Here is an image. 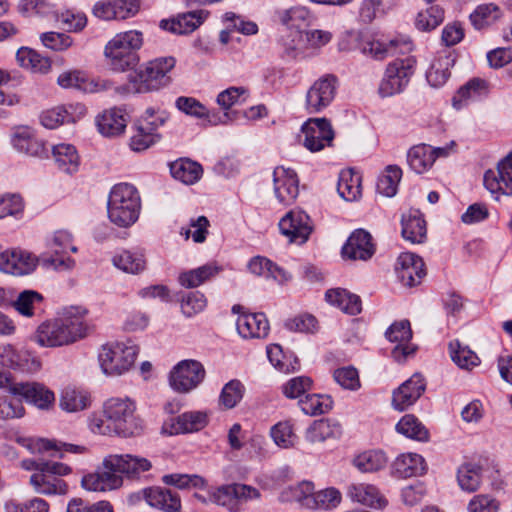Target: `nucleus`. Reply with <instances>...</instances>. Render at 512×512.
Listing matches in <instances>:
<instances>
[{
    "instance_id": "46",
    "label": "nucleus",
    "mask_w": 512,
    "mask_h": 512,
    "mask_svg": "<svg viewBox=\"0 0 512 512\" xmlns=\"http://www.w3.org/2000/svg\"><path fill=\"white\" fill-rule=\"evenodd\" d=\"M402 236L411 243H422L426 238L425 220L415 212L402 218Z\"/></svg>"
},
{
    "instance_id": "16",
    "label": "nucleus",
    "mask_w": 512,
    "mask_h": 512,
    "mask_svg": "<svg viewBox=\"0 0 512 512\" xmlns=\"http://www.w3.org/2000/svg\"><path fill=\"white\" fill-rule=\"evenodd\" d=\"M274 193L278 201L291 205L299 194L297 174L290 168L278 166L273 172Z\"/></svg>"
},
{
    "instance_id": "20",
    "label": "nucleus",
    "mask_w": 512,
    "mask_h": 512,
    "mask_svg": "<svg viewBox=\"0 0 512 512\" xmlns=\"http://www.w3.org/2000/svg\"><path fill=\"white\" fill-rule=\"evenodd\" d=\"M13 147L20 153L38 158L48 157L49 149L46 143L37 138L34 131L27 126L15 129L11 137Z\"/></svg>"
},
{
    "instance_id": "44",
    "label": "nucleus",
    "mask_w": 512,
    "mask_h": 512,
    "mask_svg": "<svg viewBox=\"0 0 512 512\" xmlns=\"http://www.w3.org/2000/svg\"><path fill=\"white\" fill-rule=\"evenodd\" d=\"M208 423L207 414L202 411H189L179 415L176 424L169 431L170 434L189 433L199 431Z\"/></svg>"
},
{
    "instance_id": "64",
    "label": "nucleus",
    "mask_w": 512,
    "mask_h": 512,
    "mask_svg": "<svg viewBox=\"0 0 512 512\" xmlns=\"http://www.w3.org/2000/svg\"><path fill=\"white\" fill-rule=\"evenodd\" d=\"M243 397V386L238 380H231L223 387L219 403L225 409L235 407Z\"/></svg>"
},
{
    "instance_id": "34",
    "label": "nucleus",
    "mask_w": 512,
    "mask_h": 512,
    "mask_svg": "<svg viewBox=\"0 0 512 512\" xmlns=\"http://www.w3.org/2000/svg\"><path fill=\"white\" fill-rule=\"evenodd\" d=\"M30 484L37 493L43 495H63L68 490L64 480L43 470L31 475Z\"/></svg>"
},
{
    "instance_id": "5",
    "label": "nucleus",
    "mask_w": 512,
    "mask_h": 512,
    "mask_svg": "<svg viewBox=\"0 0 512 512\" xmlns=\"http://www.w3.org/2000/svg\"><path fill=\"white\" fill-rule=\"evenodd\" d=\"M143 45V34L130 30L116 34L105 46L104 54L113 71L125 72L139 63L137 51Z\"/></svg>"
},
{
    "instance_id": "29",
    "label": "nucleus",
    "mask_w": 512,
    "mask_h": 512,
    "mask_svg": "<svg viewBox=\"0 0 512 512\" xmlns=\"http://www.w3.org/2000/svg\"><path fill=\"white\" fill-rule=\"evenodd\" d=\"M236 327L239 335L245 339L265 338L269 333V322L263 313L242 314Z\"/></svg>"
},
{
    "instance_id": "10",
    "label": "nucleus",
    "mask_w": 512,
    "mask_h": 512,
    "mask_svg": "<svg viewBox=\"0 0 512 512\" xmlns=\"http://www.w3.org/2000/svg\"><path fill=\"white\" fill-rule=\"evenodd\" d=\"M338 88V79L327 74L317 79L306 93L305 107L309 113H319L334 100Z\"/></svg>"
},
{
    "instance_id": "56",
    "label": "nucleus",
    "mask_w": 512,
    "mask_h": 512,
    "mask_svg": "<svg viewBox=\"0 0 512 512\" xmlns=\"http://www.w3.org/2000/svg\"><path fill=\"white\" fill-rule=\"evenodd\" d=\"M219 269L213 265H204L197 269L183 272L179 275V283L186 288L198 287L206 280L218 273Z\"/></svg>"
},
{
    "instance_id": "38",
    "label": "nucleus",
    "mask_w": 512,
    "mask_h": 512,
    "mask_svg": "<svg viewBox=\"0 0 512 512\" xmlns=\"http://www.w3.org/2000/svg\"><path fill=\"white\" fill-rule=\"evenodd\" d=\"M248 270L257 276L272 278L279 283L290 279V275L282 268L278 267L271 260L263 256H255L248 262Z\"/></svg>"
},
{
    "instance_id": "57",
    "label": "nucleus",
    "mask_w": 512,
    "mask_h": 512,
    "mask_svg": "<svg viewBox=\"0 0 512 512\" xmlns=\"http://www.w3.org/2000/svg\"><path fill=\"white\" fill-rule=\"evenodd\" d=\"M402 177V170L396 165H389L385 173L381 175L377 182V191L386 197H392L396 194L398 184Z\"/></svg>"
},
{
    "instance_id": "47",
    "label": "nucleus",
    "mask_w": 512,
    "mask_h": 512,
    "mask_svg": "<svg viewBox=\"0 0 512 512\" xmlns=\"http://www.w3.org/2000/svg\"><path fill=\"white\" fill-rule=\"evenodd\" d=\"M314 484L310 481H302L301 483L289 487L281 494L283 501H296L303 507L311 509L315 504L314 497Z\"/></svg>"
},
{
    "instance_id": "52",
    "label": "nucleus",
    "mask_w": 512,
    "mask_h": 512,
    "mask_svg": "<svg viewBox=\"0 0 512 512\" xmlns=\"http://www.w3.org/2000/svg\"><path fill=\"white\" fill-rule=\"evenodd\" d=\"M43 301V296L34 290H24L13 302L14 309L22 316L32 317Z\"/></svg>"
},
{
    "instance_id": "36",
    "label": "nucleus",
    "mask_w": 512,
    "mask_h": 512,
    "mask_svg": "<svg viewBox=\"0 0 512 512\" xmlns=\"http://www.w3.org/2000/svg\"><path fill=\"white\" fill-rule=\"evenodd\" d=\"M425 469L424 458L416 453L401 454L393 463L395 474L401 478L420 476L425 472Z\"/></svg>"
},
{
    "instance_id": "51",
    "label": "nucleus",
    "mask_w": 512,
    "mask_h": 512,
    "mask_svg": "<svg viewBox=\"0 0 512 512\" xmlns=\"http://www.w3.org/2000/svg\"><path fill=\"white\" fill-rule=\"evenodd\" d=\"M482 469L475 464H464L458 469L457 480L463 491L472 493L478 490L481 484Z\"/></svg>"
},
{
    "instance_id": "26",
    "label": "nucleus",
    "mask_w": 512,
    "mask_h": 512,
    "mask_svg": "<svg viewBox=\"0 0 512 512\" xmlns=\"http://www.w3.org/2000/svg\"><path fill=\"white\" fill-rule=\"evenodd\" d=\"M206 10H196L179 14L171 20H162L160 27L174 34H189L195 31L208 17Z\"/></svg>"
},
{
    "instance_id": "4",
    "label": "nucleus",
    "mask_w": 512,
    "mask_h": 512,
    "mask_svg": "<svg viewBox=\"0 0 512 512\" xmlns=\"http://www.w3.org/2000/svg\"><path fill=\"white\" fill-rule=\"evenodd\" d=\"M141 199L137 189L128 183L113 186L109 193L107 213L109 220L118 227L127 228L139 218Z\"/></svg>"
},
{
    "instance_id": "50",
    "label": "nucleus",
    "mask_w": 512,
    "mask_h": 512,
    "mask_svg": "<svg viewBox=\"0 0 512 512\" xmlns=\"http://www.w3.org/2000/svg\"><path fill=\"white\" fill-rule=\"evenodd\" d=\"M396 430L400 434L417 441H426L429 437L428 430L412 414L404 415L397 423Z\"/></svg>"
},
{
    "instance_id": "59",
    "label": "nucleus",
    "mask_w": 512,
    "mask_h": 512,
    "mask_svg": "<svg viewBox=\"0 0 512 512\" xmlns=\"http://www.w3.org/2000/svg\"><path fill=\"white\" fill-rule=\"evenodd\" d=\"M393 6L392 0H363L359 16L364 23H371L376 17L384 15Z\"/></svg>"
},
{
    "instance_id": "42",
    "label": "nucleus",
    "mask_w": 512,
    "mask_h": 512,
    "mask_svg": "<svg viewBox=\"0 0 512 512\" xmlns=\"http://www.w3.org/2000/svg\"><path fill=\"white\" fill-rule=\"evenodd\" d=\"M113 265L129 274H139L146 268L144 255L138 251L122 250L112 259Z\"/></svg>"
},
{
    "instance_id": "17",
    "label": "nucleus",
    "mask_w": 512,
    "mask_h": 512,
    "mask_svg": "<svg viewBox=\"0 0 512 512\" xmlns=\"http://www.w3.org/2000/svg\"><path fill=\"white\" fill-rule=\"evenodd\" d=\"M361 51L376 60H383L386 57L397 53H406L413 49V43L409 38H395L387 42L379 40H365L361 43Z\"/></svg>"
},
{
    "instance_id": "48",
    "label": "nucleus",
    "mask_w": 512,
    "mask_h": 512,
    "mask_svg": "<svg viewBox=\"0 0 512 512\" xmlns=\"http://www.w3.org/2000/svg\"><path fill=\"white\" fill-rule=\"evenodd\" d=\"M20 66L32 72L46 73L50 67V60L30 48H21L16 54Z\"/></svg>"
},
{
    "instance_id": "2",
    "label": "nucleus",
    "mask_w": 512,
    "mask_h": 512,
    "mask_svg": "<svg viewBox=\"0 0 512 512\" xmlns=\"http://www.w3.org/2000/svg\"><path fill=\"white\" fill-rule=\"evenodd\" d=\"M87 310L81 307H71L55 319L41 323L33 340L41 347L55 348L72 344L87 334L85 316Z\"/></svg>"
},
{
    "instance_id": "30",
    "label": "nucleus",
    "mask_w": 512,
    "mask_h": 512,
    "mask_svg": "<svg viewBox=\"0 0 512 512\" xmlns=\"http://www.w3.org/2000/svg\"><path fill=\"white\" fill-rule=\"evenodd\" d=\"M144 499L153 508L164 512H180L181 500L177 493L162 487H150L144 490Z\"/></svg>"
},
{
    "instance_id": "3",
    "label": "nucleus",
    "mask_w": 512,
    "mask_h": 512,
    "mask_svg": "<svg viewBox=\"0 0 512 512\" xmlns=\"http://www.w3.org/2000/svg\"><path fill=\"white\" fill-rule=\"evenodd\" d=\"M172 56L159 57L142 64L134 73L128 75V85L116 87L119 94L130 92L145 93L159 90L171 82L169 73L175 67Z\"/></svg>"
},
{
    "instance_id": "9",
    "label": "nucleus",
    "mask_w": 512,
    "mask_h": 512,
    "mask_svg": "<svg viewBox=\"0 0 512 512\" xmlns=\"http://www.w3.org/2000/svg\"><path fill=\"white\" fill-rule=\"evenodd\" d=\"M204 366L196 360H182L169 373V384L173 390L188 393L204 380Z\"/></svg>"
},
{
    "instance_id": "22",
    "label": "nucleus",
    "mask_w": 512,
    "mask_h": 512,
    "mask_svg": "<svg viewBox=\"0 0 512 512\" xmlns=\"http://www.w3.org/2000/svg\"><path fill=\"white\" fill-rule=\"evenodd\" d=\"M426 388L424 378L416 373L401 384L392 395V405L396 410L403 411L413 405Z\"/></svg>"
},
{
    "instance_id": "7",
    "label": "nucleus",
    "mask_w": 512,
    "mask_h": 512,
    "mask_svg": "<svg viewBox=\"0 0 512 512\" xmlns=\"http://www.w3.org/2000/svg\"><path fill=\"white\" fill-rule=\"evenodd\" d=\"M49 252L40 257L42 264L48 268L58 271L71 269L75 262L66 257L68 250L76 252L77 248L72 244V235L67 230H57L47 241Z\"/></svg>"
},
{
    "instance_id": "53",
    "label": "nucleus",
    "mask_w": 512,
    "mask_h": 512,
    "mask_svg": "<svg viewBox=\"0 0 512 512\" xmlns=\"http://www.w3.org/2000/svg\"><path fill=\"white\" fill-rule=\"evenodd\" d=\"M298 405L306 415L316 416L327 413L332 407V400L327 395L308 394L299 400Z\"/></svg>"
},
{
    "instance_id": "60",
    "label": "nucleus",
    "mask_w": 512,
    "mask_h": 512,
    "mask_svg": "<svg viewBox=\"0 0 512 512\" xmlns=\"http://www.w3.org/2000/svg\"><path fill=\"white\" fill-rule=\"evenodd\" d=\"M35 450L39 453L52 451L51 456H57L59 453V457L62 458V452L82 454L86 451V447L69 443H58L47 439H38L35 443Z\"/></svg>"
},
{
    "instance_id": "35",
    "label": "nucleus",
    "mask_w": 512,
    "mask_h": 512,
    "mask_svg": "<svg viewBox=\"0 0 512 512\" xmlns=\"http://www.w3.org/2000/svg\"><path fill=\"white\" fill-rule=\"evenodd\" d=\"M348 496L354 502L373 508H383L387 503L375 486L365 483L352 484Z\"/></svg>"
},
{
    "instance_id": "41",
    "label": "nucleus",
    "mask_w": 512,
    "mask_h": 512,
    "mask_svg": "<svg viewBox=\"0 0 512 512\" xmlns=\"http://www.w3.org/2000/svg\"><path fill=\"white\" fill-rule=\"evenodd\" d=\"M337 191L346 201L358 200L361 197V176L352 169L342 170L339 174Z\"/></svg>"
},
{
    "instance_id": "11",
    "label": "nucleus",
    "mask_w": 512,
    "mask_h": 512,
    "mask_svg": "<svg viewBox=\"0 0 512 512\" xmlns=\"http://www.w3.org/2000/svg\"><path fill=\"white\" fill-rule=\"evenodd\" d=\"M302 143L310 152H319L332 146L335 134L326 118H310L302 126Z\"/></svg>"
},
{
    "instance_id": "62",
    "label": "nucleus",
    "mask_w": 512,
    "mask_h": 512,
    "mask_svg": "<svg viewBox=\"0 0 512 512\" xmlns=\"http://www.w3.org/2000/svg\"><path fill=\"white\" fill-rule=\"evenodd\" d=\"M314 505L311 509H325L330 510L336 508L342 500L341 492L334 488L329 487L314 493Z\"/></svg>"
},
{
    "instance_id": "58",
    "label": "nucleus",
    "mask_w": 512,
    "mask_h": 512,
    "mask_svg": "<svg viewBox=\"0 0 512 512\" xmlns=\"http://www.w3.org/2000/svg\"><path fill=\"white\" fill-rule=\"evenodd\" d=\"M209 499L211 502L226 508L229 512H239L240 504L236 500L235 485H222L210 492Z\"/></svg>"
},
{
    "instance_id": "21",
    "label": "nucleus",
    "mask_w": 512,
    "mask_h": 512,
    "mask_svg": "<svg viewBox=\"0 0 512 512\" xmlns=\"http://www.w3.org/2000/svg\"><path fill=\"white\" fill-rule=\"evenodd\" d=\"M396 273L403 285L414 287L426 275L422 258L413 253H402L397 259Z\"/></svg>"
},
{
    "instance_id": "12",
    "label": "nucleus",
    "mask_w": 512,
    "mask_h": 512,
    "mask_svg": "<svg viewBox=\"0 0 512 512\" xmlns=\"http://www.w3.org/2000/svg\"><path fill=\"white\" fill-rule=\"evenodd\" d=\"M483 183L496 200L500 195L512 196V151L497 163L496 169L484 173Z\"/></svg>"
},
{
    "instance_id": "33",
    "label": "nucleus",
    "mask_w": 512,
    "mask_h": 512,
    "mask_svg": "<svg viewBox=\"0 0 512 512\" xmlns=\"http://www.w3.org/2000/svg\"><path fill=\"white\" fill-rule=\"evenodd\" d=\"M90 405L91 396L83 389L67 386L60 394L59 406L63 411L68 413H77L86 410Z\"/></svg>"
},
{
    "instance_id": "45",
    "label": "nucleus",
    "mask_w": 512,
    "mask_h": 512,
    "mask_svg": "<svg viewBox=\"0 0 512 512\" xmlns=\"http://www.w3.org/2000/svg\"><path fill=\"white\" fill-rule=\"evenodd\" d=\"M388 463V458L381 450L364 451L353 459V465L361 472H376Z\"/></svg>"
},
{
    "instance_id": "6",
    "label": "nucleus",
    "mask_w": 512,
    "mask_h": 512,
    "mask_svg": "<svg viewBox=\"0 0 512 512\" xmlns=\"http://www.w3.org/2000/svg\"><path fill=\"white\" fill-rule=\"evenodd\" d=\"M138 353L139 347L131 341L108 342L98 353L101 371L107 376H121L134 366Z\"/></svg>"
},
{
    "instance_id": "40",
    "label": "nucleus",
    "mask_w": 512,
    "mask_h": 512,
    "mask_svg": "<svg viewBox=\"0 0 512 512\" xmlns=\"http://www.w3.org/2000/svg\"><path fill=\"white\" fill-rule=\"evenodd\" d=\"M325 298L328 303L337 306L350 315H356L361 312L362 307L359 296L351 294L345 289H330L326 292Z\"/></svg>"
},
{
    "instance_id": "31",
    "label": "nucleus",
    "mask_w": 512,
    "mask_h": 512,
    "mask_svg": "<svg viewBox=\"0 0 512 512\" xmlns=\"http://www.w3.org/2000/svg\"><path fill=\"white\" fill-rule=\"evenodd\" d=\"M161 124L162 121L157 123L147 119L141 120L130 138V148L135 152H142L155 144L160 139L157 129Z\"/></svg>"
},
{
    "instance_id": "25",
    "label": "nucleus",
    "mask_w": 512,
    "mask_h": 512,
    "mask_svg": "<svg viewBox=\"0 0 512 512\" xmlns=\"http://www.w3.org/2000/svg\"><path fill=\"white\" fill-rule=\"evenodd\" d=\"M86 114V108L82 104L58 106L47 110L41 115V123L48 129H54L61 124L76 122Z\"/></svg>"
},
{
    "instance_id": "13",
    "label": "nucleus",
    "mask_w": 512,
    "mask_h": 512,
    "mask_svg": "<svg viewBox=\"0 0 512 512\" xmlns=\"http://www.w3.org/2000/svg\"><path fill=\"white\" fill-rule=\"evenodd\" d=\"M483 183L496 200L500 195L512 196V151L497 163L496 169L484 173Z\"/></svg>"
},
{
    "instance_id": "23",
    "label": "nucleus",
    "mask_w": 512,
    "mask_h": 512,
    "mask_svg": "<svg viewBox=\"0 0 512 512\" xmlns=\"http://www.w3.org/2000/svg\"><path fill=\"white\" fill-rule=\"evenodd\" d=\"M375 253L372 236L364 229L355 230L342 248V255L351 260L370 259Z\"/></svg>"
},
{
    "instance_id": "27",
    "label": "nucleus",
    "mask_w": 512,
    "mask_h": 512,
    "mask_svg": "<svg viewBox=\"0 0 512 512\" xmlns=\"http://www.w3.org/2000/svg\"><path fill=\"white\" fill-rule=\"evenodd\" d=\"M105 466L115 467L117 474L137 477L151 468V462L142 457L126 455H109L105 457Z\"/></svg>"
},
{
    "instance_id": "32",
    "label": "nucleus",
    "mask_w": 512,
    "mask_h": 512,
    "mask_svg": "<svg viewBox=\"0 0 512 512\" xmlns=\"http://www.w3.org/2000/svg\"><path fill=\"white\" fill-rule=\"evenodd\" d=\"M342 434V427L339 422L331 419L314 421L305 433V439L311 443H323L328 439L339 438Z\"/></svg>"
},
{
    "instance_id": "19",
    "label": "nucleus",
    "mask_w": 512,
    "mask_h": 512,
    "mask_svg": "<svg viewBox=\"0 0 512 512\" xmlns=\"http://www.w3.org/2000/svg\"><path fill=\"white\" fill-rule=\"evenodd\" d=\"M37 258L23 250H7L0 254V270L4 273L22 276L34 271Z\"/></svg>"
},
{
    "instance_id": "55",
    "label": "nucleus",
    "mask_w": 512,
    "mask_h": 512,
    "mask_svg": "<svg viewBox=\"0 0 512 512\" xmlns=\"http://www.w3.org/2000/svg\"><path fill=\"white\" fill-rule=\"evenodd\" d=\"M452 360L462 369H471L480 363L479 357L468 346L462 345L458 340L449 344Z\"/></svg>"
},
{
    "instance_id": "63",
    "label": "nucleus",
    "mask_w": 512,
    "mask_h": 512,
    "mask_svg": "<svg viewBox=\"0 0 512 512\" xmlns=\"http://www.w3.org/2000/svg\"><path fill=\"white\" fill-rule=\"evenodd\" d=\"M270 434L275 444L282 448H289L294 446L297 439L289 421L279 422L274 425L271 428Z\"/></svg>"
},
{
    "instance_id": "18",
    "label": "nucleus",
    "mask_w": 512,
    "mask_h": 512,
    "mask_svg": "<svg viewBox=\"0 0 512 512\" xmlns=\"http://www.w3.org/2000/svg\"><path fill=\"white\" fill-rule=\"evenodd\" d=\"M122 483V476L117 474L115 467L105 466V459L96 472L85 475L81 480L82 487L93 492L114 490L119 488Z\"/></svg>"
},
{
    "instance_id": "14",
    "label": "nucleus",
    "mask_w": 512,
    "mask_h": 512,
    "mask_svg": "<svg viewBox=\"0 0 512 512\" xmlns=\"http://www.w3.org/2000/svg\"><path fill=\"white\" fill-rule=\"evenodd\" d=\"M278 225L281 234L287 237L290 243L295 244H304L313 231L309 215L299 209L287 212Z\"/></svg>"
},
{
    "instance_id": "15",
    "label": "nucleus",
    "mask_w": 512,
    "mask_h": 512,
    "mask_svg": "<svg viewBox=\"0 0 512 512\" xmlns=\"http://www.w3.org/2000/svg\"><path fill=\"white\" fill-rule=\"evenodd\" d=\"M11 394L22 397L26 402L40 409H48L55 401V395L48 387L38 382H16L9 386Z\"/></svg>"
},
{
    "instance_id": "37",
    "label": "nucleus",
    "mask_w": 512,
    "mask_h": 512,
    "mask_svg": "<svg viewBox=\"0 0 512 512\" xmlns=\"http://www.w3.org/2000/svg\"><path fill=\"white\" fill-rule=\"evenodd\" d=\"M52 154L59 170L72 175L79 169L80 158L76 148L71 144L61 143L53 146Z\"/></svg>"
},
{
    "instance_id": "43",
    "label": "nucleus",
    "mask_w": 512,
    "mask_h": 512,
    "mask_svg": "<svg viewBox=\"0 0 512 512\" xmlns=\"http://www.w3.org/2000/svg\"><path fill=\"white\" fill-rule=\"evenodd\" d=\"M431 145L419 144L409 149L407 162L410 168L418 174L428 171L434 164Z\"/></svg>"
},
{
    "instance_id": "39",
    "label": "nucleus",
    "mask_w": 512,
    "mask_h": 512,
    "mask_svg": "<svg viewBox=\"0 0 512 512\" xmlns=\"http://www.w3.org/2000/svg\"><path fill=\"white\" fill-rule=\"evenodd\" d=\"M172 177L186 185L196 183L203 174L200 164L190 159H179L170 164Z\"/></svg>"
},
{
    "instance_id": "8",
    "label": "nucleus",
    "mask_w": 512,
    "mask_h": 512,
    "mask_svg": "<svg viewBox=\"0 0 512 512\" xmlns=\"http://www.w3.org/2000/svg\"><path fill=\"white\" fill-rule=\"evenodd\" d=\"M415 66L416 60L413 57L395 59L389 63L379 86L381 96L388 97L402 92L414 74Z\"/></svg>"
},
{
    "instance_id": "54",
    "label": "nucleus",
    "mask_w": 512,
    "mask_h": 512,
    "mask_svg": "<svg viewBox=\"0 0 512 512\" xmlns=\"http://www.w3.org/2000/svg\"><path fill=\"white\" fill-rule=\"evenodd\" d=\"M444 20V10L439 5H432L420 10L415 19V26L420 31H431Z\"/></svg>"
},
{
    "instance_id": "1",
    "label": "nucleus",
    "mask_w": 512,
    "mask_h": 512,
    "mask_svg": "<svg viewBox=\"0 0 512 512\" xmlns=\"http://www.w3.org/2000/svg\"><path fill=\"white\" fill-rule=\"evenodd\" d=\"M105 419L94 417L90 421L93 433L101 435L116 434L121 437L139 435L144 422L137 413L136 401L128 396L111 397L103 404Z\"/></svg>"
},
{
    "instance_id": "28",
    "label": "nucleus",
    "mask_w": 512,
    "mask_h": 512,
    "mask_svg": "<svg viewBox=\"0 0 512 512\" xmlns=\"http://www.w3.org/2000/svg\"><path fill=\"white\" fill-rule=\"evenodd\" d=\"M128 114L121 108L105 110L96 118L98 131L105 137L121 135L127 126Z\"/></svg>"
},
{
    "instance_id": "61",
    "label": "nucleus",
    "mask_w": 512,
    "mask_h": 512,
    "mask_svg": "<svg viewBox=\"0 0 512 512\" xmlns=\"http://www.w3.org/2000/svg\"><path fill=\"white\" fill-rule=\"evenodd\" d=\"M162 482L166 485L175 486L179 489L202 488L206 485V481L196 474L172 473L162 477Z\"/></svg>"
},
{
    "instance_id": "24",
    "label": "nucleus",
    "mask_w": 512,
    "mask_h": 512,
    "mask_svg": "<svg viewBox=\"0 0 512 512\" xmlns=\"http://www.w3.org/2000/svg\"><path fill=\"white\" fill-rule=\"evenodd\" d=\"M1 357L4 364L26 372H35L41 367L40 360L31 351L11 344L3 346Z\"/></svg>"
},
{
    "instance_id": "49",
    "label": "nucleus",
    "mask_w": 512,
    "mask_h": 512,
    "mask_svg": "<svg viewBox=\"0 0 512 512\" xmlns=\"http://www.w3.org/2000/svg\"><path fill=\"white\" fill-rule=\"evenodd\" d=\"M501 15V9L496 4H481L470 14V21L476 29L480 30L493 24Z\"/></svg>"
}]
</instances>
